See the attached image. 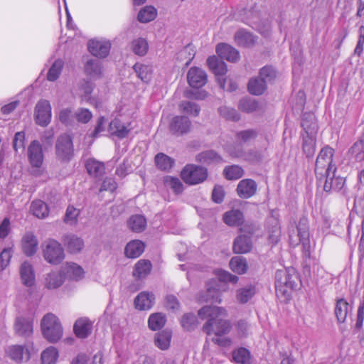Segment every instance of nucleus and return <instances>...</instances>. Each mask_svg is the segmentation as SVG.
<instances>
[{
	"mask_svg": "<svg viewBox=\"0 0 364 364\" xmlns=\"http://www.w3.org/2000/svg\"><path fill=\"white\" fill-rule=\"evenodd\" d=\"M151 267L152 266L150 261L140 259L134 266L133 274L139 279L144 278L150 273Z\"/></svg>",
	"mask_w": 364,
	"mask_h": 364,
	"instance_id": "nucleus-41",
	"label": "nucleus"
},
{
	"mask_svg": "<svg viewBox=\"0 0 364 364\" xmlns=\"http://www.w3.org/2000/svg\"><path fill=\"white\" fill-rule=\"evenodd\" d=\"M296 228L299 241L302 245L303 252L305 257H309L311 253V245L307 219L301 218L299 220Z\"/></svg>",
	"mask_w": 364,
	"mask_h": 364,
	"instance_id": "nucleus-11",
	"label": "nucleus"
},
{
	"mask_svg": "<svg viewBox=\"0 0 364 364\" xmlns=\"http://www.w3.org/2000/svg\"><path fill=\"white\" fill-rule=\"evenodd\" d=\"M31 210L33 214L38 218H45L48 215L47 205L42 200H35L31 203Z\"/></svg>",
	"mask_w": 364,
	"mask_h": 364,
	"instance_id": "nucleus-49",
	"label": "nucleus"
},
{
	"mask_svg": "<svg viewBox=\"0 0 364 364\" xmlns=\"http://www.w3.org/2000/svg\"><path fill=\"white\" fill-rule=\"evenodd\" d=\"M85 166L89 174L94 177H100L105 173L104 164L95 159H88Z\"/></svg>",
	"mask_w": 364,
	"mask_h": 364,
	"instance_id": "nucleus-39",
	"label": "nucleus"
},
{
	"mask_svg": "<svg viewBox=\"0 0 364 364\" xmlns=\"http://www.w3.org/2000/svg\"><path fill=\"white\" fill-rule=\"evenodd\" d=\"M146 219L140 215L132 216L128 221L129 228L134 232H139L143 231L146 228Z\"/></svg>",
	"mask_w": 364,
	"mask_h": 364,
	"instance_id": "nucleus-50",
	"label": "nucleus"
},
{
	"mask_svg": "<svg viewBox=\"0 0 364 364\" xmlns=\"http://www.w3.org/2000/svg\"><path fill=\"white\" fill-rule=\"evenodd\" d=\"M38 240L32 232H26L22 237V251L26 256L33 255L38 250Z\"/></svg>",
	"mask_w": 364,
	"mask_h": 364,
	"instance_id": "nucleus-18",
	"label": "nucleus"
},
{
	"mask_svg": "<svg viewBox=\"0 0 364 364\" xmlns=\"http://www.w3.org/2000/svg\"><path fill=\"white\" fill-rule=\"evenodd\" d=\"M238 108L245 112H252L258 109L259 104L252 98H242L240 100Z\"/></svg>",
	"mask_w": 364,
	"mask_h": 364,
	"instance_id": "nucleus-56",
	"label": "nucleus"
},
{
	"mask_svg": "<svg viewBox=\"0 0 364 364\" xmlns=\"http://www.w3.org/2000/svg\"><path fill=\"white\" fill-rule=\"evenodd\" d=\"M266 88L267 83L259 77L252 78L249 81L248 90L252 95H262Z\"/></svg>",
	"mask_w": 364,
	"mask_h": 364,
	"instance_id": "nucleus-47",
	"label": "nucleus"
},
{
	"mask_svg": "<svg viewBox=\"0 0 364 364\" xmlns=\"http://www.w3.org/2000/svg\"><path fill=\"white\" fill-rule=\"evenodd\" d=\"M233 358L236 363L247 364L250 363V353L245 348H240L233 352Z\"/></svg>",
	"mask_w": 364,
	"mask_h": 364,
	"instance_id": "nucleus-63",
	"label": "nucleus"
},
{
	"mask_svg": "<svg viewBox=\"0 0 364 364\" xmlns=\"http://www.w3.org/2000/svg\"><path fill=\"white\" fill-rule=\"evenodd\" d=\"M179 109L183 112L193 117L198 116L200 111L198 105L190 101H182L179 104Z\"/></svg>",
	"mask_w": 364,
	"mask_h": 364,
	"instance_id": "nucleus-57",
	"label": "nucleus"
},
{
	"mask_svg": "<svg viewBox=\"0 0 364 364\" xmlns=\"http://www.w3.org/2000/svg\"><path fill=\"white\" fill-rule=\"evenodd\" d=\"M223 173L228 180H237L244 174L242 168L238 165H232L224 168Z\"/></svg>",
	"mask_w": 364,
	"mask_h": 364,
	"instance_id": "nucleus-55",
	"label": "nucleus"
},
{
	"mask_svg": "<svg viewBox=\"0 0 364 364\" xmlns=\"http://www.w3.org/2000/svg\"><path fill=\"white\" fill-rule=\"evenodd\" d=\"M196 161L204 164H210L213 163L222 162L223 159L215 151L206 150L197 154Z\"/></svg>",
	"mask_w": 364,
	"mask_h": 364,
	"instance_id": "nucleus-35",
	"label": "nucleus"
},
{
	"mask_svg": "<svg viewBox=\"0 0 364 364\" xmlns=\"http://www.w3.org/2000/svg\"><path fill=\"white\" fill-rule=\"evenodd\" d=\"M22 283L26 287H32L35 283V273L31 264L27 261L23 262L19 269Z\"/></svg>",
	"mask_w": 364,
	"mask_h": 364,
	"instance_id": "nucleus-23",
	"label": "nucleus"
},
{
	"mask_svg": "<svg viewBox=\"0 0 364 364\" xmlns=\"http://www.w3.org/2000/svg\"><path fill=\"white\" fill-rule=\"evenodd\" d=\"M187 80L191 87L199 88L205 85L207 82V75L202 69L193 67L188 70Z\"/></svg>",
	"mask_w": 364,
	"mask_h": 364,
	"instance_id": "nucleus-12",
	"label": "nucleus"
},
{
	"mask_svg": "<svg viewBox=\"0 0 364 364\" xmlns=\"http://www.w3.org/2000/svg\"><path fill=\"white\" fill-rule=\"evenodd\" d=\"M15 333L22 337H30L33 333V321L28 318L18 317L14 323Z\"/></svg>",
	"mask_w": 364,
	"mask_h": 364,
	"instance_id": "nucleus-15",
	"label": "nucleus"
},
{
	"mask_svg": "<svg viewBox=\"0 0 364 364\" xmlns=\"http://www.w3.org/2000/svg\"><path fill=\"white\" fill-rule=\"evenodd\" d=\"M275 279L277 295L282 298L284 301L290 299L293 291L298 288L301 283L297 272L292 267L277 270Z\"/></svg>",
	"mask_w": 364,
	"mask_h": 364,
	"instance_id": "nucleus-1",
	"label": "nucleus"
},
{
	"mask_svg": "<svg viewBox=\"0 0 364 364\" xmlns=\"http://www.w3.org/2000/svg\"><path fill=\"white\" fill-rule=\"evenodd\" d=\"M144 251V244L138 240L129 242L125 247L124 253L129 258H136Z\"/></svg>",
	"mask_w": 364,
	"mask_h": 364,
	"instance_id": "nucleus-33",
	"label": "nucleus"
},
{
	"mask_svg": "<svg viewBox=\"0 0 364 364\" xmlns=\"http://www.w3.org/2000/svg\"><path fill=\"white\" fill-rule=\"evenodd\" d=\"M230 269L239 274H245L247 270V263L245 258L236 256L232 257L230 262Z\"/></svg>",
	"mask_w": 364,
	"mask_h": 364,
	"instance_id": "nucleus-45",
	"label": "nucleus"
},
{
	"mask_svg": "<svg viewBox=\"0 0 364 364\" xmlns=\"http://www.w3.org/2000/svg\"><path fill=\"white\" fill-rule=\"evenodd\" d=\"M156 16V9L151 6H146L139 11L137 18L139 22L148 23L155 19Z\"/></svg>",
	"mask_w": 364,
	"mask_h": 364,
	"instance_id": "nucleus-46",
	"label": "nucleus"
},
{
	"mask_svg": "<svg viewBox=\"0 0 364 364\" xmlns=\"http://www.w3.org/2000/svg\"><path fill=\"white\" fill-rule=\"evenodd\" d=\"M256 289L253 285H247L236 291V300L240 304L247 303L255 294Z\"/></svg>",
	"mask_w": 364,
	"mask_h": 364,
	"instance_id": "nucleus-36",
	"label": "nucleus"
},
{
	"mask_svg": "<svg viewBox=\"0 0 364 364\" xmlns=\"http://www.w3.org/2000/svg\"><path fill=\"white\" fill-rule=\"evenodd\" d=\"M191 129V122L188 117L176 116L169 124L170 132L177 136L187 134Z\"/></svg>",
	"mask_w": 364,
	"mask_h": 364,
	"instance_id": "nucleus-10",
	"label": "nucleus"
},
{
	"mask_svg": "<svg viewBox=\"0 0 364 364\" xmlns=\"http://www.w3.org/2000/svg\"><path fill=\"white\" fill-rule=\"evenodd\" d=\"M92 323L87 318H80L77 319L73 326L75 335L81 338L87 337L92 331Z\"/></svg>",
	"mask_w": 364,
	"mask_h": 364,
	"instance_id": "nucleus-24",
	"label": "nucleus"
},
{
	"mask_svg": "<svg viewBox=\"0 0 364 364\" xmlns=\"http://www.w3.org/2000/svg\"><path fill=\"white\" fill-rule=\"evenodd\" d=\"M198 316L201 320L208 319L203 326V331L210 335L214 320L220 316H227V311L222 307L205 306L198 310Z\"/></svg>",
	"mask_w": 364,
	"mask_h": 364,
	"instance_id": "nucleus-6",
	"label": "nucleus"
},
{
	"mask_svg": "<svg viewBox=\"0 0 364 364\" xmlns=\"http://www.w3.org/2000/svg\"><path fill=\"white\" fill-rule=\"evenodd\" d=\"M28 157L31 165L43 164L44 155L42 146L37 140L31 141L28 148Z\"/></svg>",
	"mask_w": 364,
	"mask_h": 364,
	"instance_id": "nucleus-14",
	"label": "nucleus"
},
{
	"mask_svg": "<svg viewBox=\"0 0 364 364\" xmlns=\"http://www.w3.org/2000/svg\"><path fill=\"white\" fill-rule=\"evenodd\" d=\"M133 68L141 81L147 82L150 80L152 72L150 66L137 63Z\"/></svg>",
	"mask_w": 364,
	"mask_h": 364,
	"instance_id": "nucleus-53",
	"label": "nucleus"
},
{
	"mask_svg": "<svg viewBox=\"0 0 364 364\" xmlns=\"http://www.w3.org/2000/svg\"><path fill=\"white\" fill-rule=\"evenodd\" d=\"M223 317L220 316L214 320L210 335L213 333L215 336H220L230 332L231 328L230 323L229 321L223 319Z\"/></svg>",
	"mask_w": 364,
	"mask_h": 364,
	"instance_id": "nucleus-30",
	"label": "nucleus"
},
{
	"mask_svg": "<svg viewBox=\"0 0 364 364\" xmlns=\"http://www.w3.org/2000/svg\"><path fill=\"white\" fill-rule=\"evenodd\" d=\"M207 64L209 67L210 70L216 75V76H223L226 74L228 71L227 65L222 60H220L216 56L213 55L210 56L207 59Z\"/></svg>",
	"mask_w": 364,
	"mask_h": 364,
	"instance_id": "nucleus-31",
	"label": "nucleus"
},
{
	"mask_svg": "<svg viewBox=\"0 0 364 364\" xmlns=\"http://www.w3.org/2000/svg\"><path fill=\"white\" fill-rule=\"evenodd\" d=\"M216 53L222 59L235 63L239 60V52L226 43H219L216 47Z\"/></svg>",
	"mask_w": 364,
	"mask_h": 364,
	"instance_id": "nucleus-19",
	"label": "nucleus"
},
{
	"mask_svg": "<svg viewBox=\"0 0 364 364\" xmlns=\"http://www.w3.org/2000/svg\"><path fill=\"white\" fill-rule=\"evenodd\" d=\"M223 221L229 226H238L243 222V214L239 210H231L224 213Z\"/></svg>",
	"mask_w": 364,
	"mask_h": 364,
	"instance_id": "nucleus-38",
	"label": "nucleus"
},
{
	"mask_svg": "<svg viewBox=\"0 0 364 364\" xmlns=\"http://www.w3.org/2000/svg\"><path fill=\"white\" fill-rule=\"evenodd\" d=\"M73 140L68 134H62L57 139L55 143V155L58 160L68 162L73 156Z\"/></svg>",
	"mask_w": 364,
	"mask_h": 364,
	"instance_id": "nucleus-7",
	"label": "nucleus"
},
{
	"mask_svg": "<svg viewBox=\"0 0 364 364\" xmlns=\"http://www.w3.org/2000/svg\"><path fill=\"white\" fill-rule=\"evenodd\" d=\"M80 214V210L75 208L73 205H69L64 217V222L68 225H75L77 221V217Z\"/></svg>",
	"mask_w": 364,
	"mask_h": 364,
	"instance_id": "nucleus-64",
	"label": "nucleus"
},
{
	"mask_svg": "<svg viewBox=\"0 0 364 364\" xmlns=\"http://www.w3.org/2000/svg\"><path fill=\"white\" fill-rule=\"evenodd\" d=\"M334 150L329 147H323L317 156L315 164V174L319 181H323L325 176H331V171H336L335 164H333Z\"/></svg>",
	"mask_w": 364,
	"mask_h": 364,
	"instance_id": "nucleus-2",
	"label": "nucleus"
},
{
	"mask_svg": "<svg viewBox=\"0 0 364 364\" xmlns=\"http://www.w3.org/2000/svg\"><path fill=\"white\" fill-rule=\"evenodd\" d=\"M33 343H28L26 346L12 345L6 349V355L16 363L26 362L30 360Z\"/></svg>",
	"mask_w": 364,
	"mask_h": 364,
	"instance_id": "nucleus-8",
	"label": "nucleus"
},
{
	"mask_svg": "<svg viewBox=\"0 0 364 364\" xmlns=\"http://www.w3.org/2000/svg\"><path fill=\"white\" fill-rule=\"evenodd\" d=\"M36 122L40 126H47L51 120V106L48 100H41L35 107Z\"/></svg>",
	"mask_w": 364,
	"mask_h": 364,
	"instance_id": "nucleus-9",
	"label": "nucleus"
},
{
	"mask_svg": "<svg viewBox=\"0 0 364 364\" xmlns=\"http://www.w3.org/2000/svg\"><path fill=\"white\" fill-rule=\"evenodd\" d=\"M252 247L251 237L247 235H241L235 239L232 250L236 254H245L249 252Z\"/></svg>",
	"mask_w": 364,
	"mask_h": 364,
	"instance_id": "nucleus-20",
	"label": "nucleus"
},
{
	"mask_svg": "<svg viewBox=\"0 0 364 364\" xmlns=\"http://www.w3.org/2000/svg\"><path fill=\"white\" fill-rule=\"evenodd\" d=\"M64 281L61 269L59 271H51L45 276L44 286L48 289H55L62 286Z\"/></svg>",
	"mask_w": 364,
	"mask_h": 364,
	"instance_id": "nucleus-22",
	"label": "nucleus"
},
{
	"mask_svg": "<svg viewBox=\"0 0 364 364\" xmlns=\"http://www.w3.org/2000/svg\"><path fill=\"white\" fill-rule=\"evenodd\" d=\"M63 242L68 251L71 253L79 252L84 247L83 240L73 234L65 235Z\"/></svg>",
	"mask_w": 364,
	"mask_h": 364,
	"instance_id": "nucleus-26",
	"label": "nucleus"
},
{
	"mask_svg": "<svg viewBox=\"0 0 364 364\" xmlns=\"http://www.w3.org/2000/svg\"><path fill=\"white\" fill-rule=\"evenodd\" d=\"M166 318L162 313H154L150 315L148 320V325L152 331L161 328L166 323Z\"/></svg>",
	"mask_w": 364,
	"mask_h": 364,
	"instance_id": "nucleus-48",
	"label": "nucleus"
},
{
	"mask_svg": "<svg viewBox=\"0 0 364 364\" xmlns=\"http://www.w3.org/2000/svg\"><path fill=\"white\" fill-rule=\"evenodd\" d=\"M90 53L98 58H105L109 53L111 45L108 41L90 40L87 44Z\"/></svg>",
	"mask_w": 364,
	"mask_h": 364,
	"instance_id": "nucleus-13",
	"label": "nucleus"
},
{
	"mask_svg": "<svg viewBox=\"0 0 364 364\" xmlns=\"http://www.w3.org/2000/svg\"><path fill=\"white\" fill-rule=\"evenodd\" d=\"M181 324L182 327L186 331L194 330L198 324V320L195 314L192 313L184 314L181 318Z\"/></svg>",
	"mask_w": 364,
	"mask_h": 364,
	"instance_id": "nucleus-54",
	"label": "nucleus"
},
{
	"mask_svg": "<svg viewBox=\"0 0 364 364\" xmlns=\"http://www.w3.org/2000/svg\"><path fill=\"white\" fill-rule=\"evenodd\" d=\"M334 171H331V175L325 176V183L323 190L326 192L339 191L342 190L345 185V178L343 177L335 176Z\"/></svg>",
	"mask_w": 364,
	"mask_h": 364,
	"instance_id": "nucleus-21",
	"label": "nucleus"
},
{
	"mask_svg": "<svg viewBox=\"0 0 364 364\" xmlns=\"http://www.w3.org/2000/svg\"><path fill=\"white\" fill-rule=\"evenodd\" d=\"M60 269L64 279L67 278L70 280L77 281L82 279L84 275L82 268L78 264L73 262H67L61 267Z\"/></svg>",
	"mask_w": 364,
	"mask_h": 364,
	"instance_id": "nucleus-16",
	"label": "nucleus"
},
{
	"mask_svg": "<svg viewBox=\"0 0 364 364\" xmlns=\"http://www.w3.org/2000/svg\"><path fill=\"white\" fill-rule=\"evenodd\" d=\"M351 311L352 307L344 299H340L336 301L335 314L339 323L345 322Z\"/></svg>",
	"mask_w": 364,
	"mask_h": 364,
	"instance_id": "nucleus-29",
	"label": "nucleus"
},
{
	"mask_svg": "<svg viewBox=\"0 0 364 364\" xmlns=\"http://www.w3.org/2000/svg\"><path fill=\"white\" fill-rule=\"evenodd\" d=\"M164 183L166 188L171 189L176 194L183 192V185L177 177L166 176L164 178Z\"/></svg>",
	"mask_w": 364,
	"mask_h": 364,
	"instance_id": "nucleus-52",
	"label": "nucleus"
},
{
	"mask_svg": "<svg viewBox=\"0 0 364 364\" xmlns=\"http://www.w3.org/2000/svg\"><path fill=\"white\" fill-rule=\"evenodd\" d=\"M257 186L252 179H243L240 181L237 187L238 196L242 198H250L257 191Z\"/></svg>",
	"mask_w": 364,
	"mask_h": 364,
	"instance_id": "nucleus-17",
	"label": "nucleus"
},
{
	"mask_svg": "<svg viewBox=\"0 0 364 364\" xmlns=\"http://www.w3.org/2000/svg\"><path fill=\"white\" fill-rule=\"evenodd\" d=\"M155 163L159 168L166 171L172 167L173 161L166 154L159 153L155 156Z\"/></svg>",
	"mask_w": 364,
	"mask_h": 364,
	"instance_id": "nucleus-59",
	"label": "nucleus"
},
{
	"mask_svg": "<svg viewBox=\"0 0 364 364\" xmlns=\"http://www.w3.org/2000/svg\"><path fill=\"white\" fill-rule=\"evenodd\" d=\"M171 339V332L168 330L162 331L156 334L154 343L161 350L168 348Z\"/></svg>",
	"mask_w": 364,
	"mask_h": 364,
	"instance_id": "nucleus-42",
	"label": "nucleus"
},
{
	"mask_svg": "<svg viewBox=\"0 0 364 364\" xmlns=\"http://www.w3.org/2000/svg\"><path fill=\"white\" fill-rule=\"evenodd\" d=\"M63 68V62L60 59L54 61L47 74V79L49 81L53 82L56 80L62 71Z\"/></svg>",
	"mask_w": 364,
	"mask_h": 364,
	"instance_id": "nucleus-58",
	"label": "nucleus"
},
{
	"mask_svg": "<svg viewBox=\"0 0 364 364\" xmlns=\"http://www.w3.org/2000/svg\"><path fill=\"white\" fill-rule=\"evenodd\" d=\"M59 354L58 350L53 347L50 346L46 348L41 353V360L42 364H55Z\"/></svg>",
	"mask_w": 364,
	"mask_h": 364,
	"instance_id": "nucleus-44",
	"label": "nucleus"
},
{
	"mask_svg": "<svg viewBox=\"0 0 364 364\" xmlns=\"http://www.w3.org/2000/svg\"><path fill=\"white\" fill-rule=\"evenodd\" d=\"M14 251L12 247H5L0 253V272L4 271L10 264Z\"/></svg>",
	"mask_w": 364,
	"mask_h": 364,
	"instance_id": "nucleus-61",
	"label": "nucleus"
},
{
	"mask_svg": "<svg viewBox=\"0 0 364 364\" xmlns=\"http://www.w3.org/2000/svg\"><path fill=\"white\" fill-rule=\"evenodd\" d=\"M348 154L355 161L360 162L364 160V134L351 146Z\"/></svg>",
	"mask_w": 364,
	"mask_h": 364,
	"instance_id": "nucleus-32",
	"label": "nucleus"
},
{
	"mask_svg": "<svg viewBox=\"0 0 364 364\" xmlns=\"http://www.w3.org/2000/svg\"><path fill=\"white\" fill-rule=\"evenodd\" d=\"M258 132L254 129L242 130L236 133V139L243 143H248L255 139Z\"/></svg>",
	"mask_w": 364,
	"mask_h": 364,
	"instance_id": "nucleus-60",
	"label": "nucleus"
},
{
	"mask_svg": "<svg viewBox=\"0 0 364 364\" xmlns=\"http://www.w3.org/2000/svg\"><path fill=\"white\" fill-rule=\"evenodd\" d=\"M43 256L51 264H58L65 258L64 250L57 240L49 239L43 244Z\"/></svg>",
	"mask_w": 364,
	"mask_h": 364,
	"instance_id": "nucleus-5",
	"label": "nucleus"
},
{
	"mask_svg": "<svg viewBox=\"0 0 364 364\" xmlns=\"http://www.w3.org/2000/svg\"><path fill=\"white\" fill-rule=\"evenodd\" d=\"M209 285L210 284H208L207 289L205 292H201L198 295V301L199 302L220 304L222 301L220 291L218 289Z\"/></svg>",
	"mask_w": 364,
	"mask_h": 364,
	"instance_id": "nucleus-25",
	"label": "nucleus"
},
{
	"mask_svg": "<svg viewBox=\"0 0 364 364\" xmlns=\"http://www.w3.org/2000/svg\"><path fill=\"white\" fill-rule=\"evenodd\" d=\"M130 124L127 125L123 124L119 119H114L109 123V132L112 135H114L120 139L124 138L129 134L131 128Z\"/></svg>",
	"mask_w": 364,
	"mask_h": 364,
	"instance_id": "nucleus-28",
	"label": "nucleus"
},
{
	"mask_svg": "<svg viewBox=\"0 0 364 364\" xmlns=\"http://www.w3.org/2000/svg\"><path fill=\"white\" fill-rule=\"evenodd\" d=\"M316 134H303L302 149L307 157L312 156L316 150Z\"/></svg>",
	"mask_w": 364,
	"mask_h": 364,
	"instance_id": "nucleus-40",
	"label": "nucleus"
},
{
	"mask_svg": "<svg viewBox=\"0 0 364 364\" xmlns=\"http://www.w3.org/2000/svg\"><path fill=\"white\" fill-rule=\"evenodd\" d=\"M155 297L153 294L143 291L134 299L135 307L139 310L150 309L154 305Z\"/></svg>",
	"mask_w": 364,
	"mask_h": 364,
	"instance_id": "nucleus-27",
	"label": "nucleus"
},
{
	"mask_svg": "<svg viewBox=\"0 0 364 364\" xmlns=\"http://www.w3.org/2000/svg\"><path fill=\"white\" fill-rule=\"evenodd\" d=\"M41 331L44 338L50 343H55L63 336V328L59 319L53 314H47L41 320Z\"/></svg>",
	"mask_w": 364,
	"mask_h": 364,
	"instance_id": "nucleus-3",
	"label": "nucleus"
},
{
	"mask_svg": "<svg viewBox=\"0 0 364 364\" xmlns=\"http://www.w3.org/2000/svg\"><path fill=\"white\" fill-rule=\"evenodd\" d=\"M235 39L239 46H250L255 42L252 34L244 29H240L236 32Z\"/></svg>",
	"mask_w": 364,
	"mask_h": 364,
	"instance_id": "nucleus-43",
	"label": "nucleus"
},
{
	"mask_svg": "<svg viewBox=\"0 0 364 364\" xmlns=\"http://www.w3.org/2000/svg\"><path fill=\"white\" fill-rule=\"evenodd\" d=\"M132 50L134 54L144 56L149 50V44L145 38H138L132 42Z\"/></svg>",
	"mask_w": 364,
	"mask_h": 364,
	"instance_id": "nucleus-51",
	"label": "nucleus"
},
{
	"mask_svg": "<svg viewBox=\"0 0 364 364\" xmlns=\"http://www.w3.org/2000/svg\"><path fill=\"white\" fill-rule=\"evenodd\" d=\"M301 124L304 130V134H316L318 126L314 114L305 113Z\"/></svg>",
	"mask_w": 364,
	"mask_h": 364,
	"instance_id": "nucleus-34",
	"label": "nucleus"
},
{
	"mask_svg": "<svg viewBox=\"0 0 364 364\" xmlns=\"http://www.w3.org/2000/svg\"><path fill=\"white\" fill-rule=\"evenodd\" d=\"M102 357L100 353L95 355L92 360L89 359L85 355H78L71 364H102Z\"/></svg>",
	"mask_w": 364,
	"mask_h": 364,
	"instance_id": "nucleus-62",
	"label": "nucleus"
},
{
	"mask_svg": "<svg viewBox=\"0 0 364 364\" xmlns=\"http://www.w3.org/2000/svg\"><path fill=\"white\" fill-rule=\"evenodd\" d=\"M181 177L188 185H197L205 181L208 177V170L198 165L187 164L182 169Z\"/></svg>",
	"mask_w": 364,
	"mask_h": 364,
	"instance_id": "nucleus-4",
	"label": "nucleus"
},
{
	"mask_svg": "<svg viewBox=\"0 0 364 364\" xmlns=\"http://www.w3.org/2000/svg\"><path fill=\"white\" fill-rule=\"evenodd\" d=\"M85 71L90 77L99 78L102 75V64L98 60L90 59L85 63Z\"/></svg>",
	"mask_w": 364,
	"mask_h": 364,
	"instance_id": "nucleus-37",
	"label": "nucleus"
}]
</instances>
